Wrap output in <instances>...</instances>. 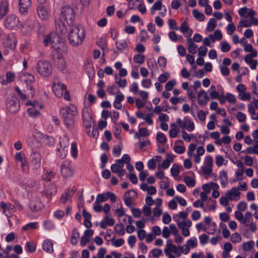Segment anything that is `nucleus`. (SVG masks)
<instances>
[{"label":"nucleus","instance_id":"nucleus-23","mask_svg":"<svg viewBox=\"0 0 258 258\" xmlns=\"http://www.w3.org/2000/svg\"><path fill=\"white\" fill-rule=\"evenodd\" d=\"M31 0H19V10L23 15H27L31 6Z\"/></svg>","mask_w":258,"mask_h":258},{"label":"nucleus","instance_id":"nucleus-42","mask_svg":"<svg viewBox=\"0 0 258 258\" xmlns=\"http://www.w3.org/2000/svg\"><path fill=\"white\" fill-rule=\"evenodd\" d=\"M216 224L215 222H213L208 226H205L204 231L210 234H213L216 231Z\"/></svg>","mask_w":258,"mask_h":258},{"label":"nucleus","instance_id":"nucleus-20","mask_svg":"<svg viewBox=\"0 0 258 258\" xmlns=\"http://www.w3.org/2000/svg\"><path fill=\"white\" fill-rule=\"evenodd\" d=\"M57 192V187L55 183H51L47 185L42 191V195L50 200L51 197L55 195Z\"/></svg>","mask_w":258,"mask_h":258},{"label":"nucleus","instance_id":"nucleus-60","mask_svg":"<svg viewBox=\"0 0 258 258\" xmlns=\"http://www.w3.org/2000/svg\"><path fill=\"white\" fill-rule=\"evenodd\" d=\"M71 154L74 158H76L78 156V150L77 144L75 142H72L71 144Z\"/></svg>","mask_w":258,"mask_h":258},{"label":"nucleus","instance_id":"nucleus-37","mask_svg":"<svg viewBox=\"0 0 258 258\" xmlns=\"http://www.w3.org/2000/svg\"><path fill=\"white\" fill-rule=\"evenodd\" d=\"M253 221L252 215L250 212H246L245 214L244 217H243L242 220L240 221V223L245 226H248L250 223Z\"/></svg>","mask_w":258,"mask_h":258},{"label":"nucleus","instance_id":"nucleus-34","mask_svg":"<svg viewBox=\"0 0 258 258\" xmlns=\"http://www.w3.org/2000/svg\"><path fill=\"white\" fill-rule=\"evenodd\" d=\"M114 220L113 218L106 216L105 217L104 220L100 222V226L101 228L105 229L107 226H113L114 224Z\"/></svg>","mask_w":258,"mask_h":258},{"label":"nucleus","instance_id":"nucleus-3","mask_svg":"<svg viewBox=\"0 0 258 258\" xmlns=\"http://www.w3.org/2000/svg\"><path fill=\"white\" fill-rule=\"evenodd\" d=\"M71 26L69 35L70 43L74 46L80 45L85 38V29L80 25H73Z\"/></svg>","mask_w":258,"mask_h":258},{"label":"nucleus","instance_id":"nucleus-10","mask_svg":"<svg viewBox=\"0 0 258 258\" xmlns=\"http://www.w3.org/2000/svg\"><path fill=\"white\" fill-rule=\"evenodd\" d=\"M60 172L65 178L72 177L74 172V164L71 161L65 160L60 166Z\"/></svg>","mask_w":258,"mask_h":258},{"label":"nucleus","instance_id":"nucleus-56","mask_svg":"<svg viewBox=\"0 0 258 258\" xmlns=\"http://www.w3.org/2000/svg\"><path fill=\"white\" fill-rule=\"evenodd\" d=\"M192 15L194 18L199 21H204L205 18L204 15L203 13L200 12L196 9L192 11Z\"/></svg>","mask_w":258,"mask_h":258},{"label":"nucleus","instance_id":"nucleus-64","mask_svg":"<svg viewBox=\"0 0 258 258\" xmlns=\"http://www.w3.org/2000/svg\"><path fill=\"white\" fill-rule=\"evenodd\" d=\"M230 240L233 243H239L241 241V237L238 233H234L232 234Z\"/></svg>","mask_w":258,"mask_h":258},{"label":"nucleus","instance_id":"nucleus-40","mask_svg":"<svg viewBox=\"0 0 258 258\" xmlns=\"http://www.w3.org/2000/svg\"><path fill=\"white\" fill-rule=\"evenodd\" d=\"M80 233L77 229L74 228L71 237V243L73 245H76L78 242Z\"/></svg>","mask_w":258,"mask_h":258},{"label":"nucleus","instance_id":"nucleus-24","mask_svg":"<svg viewBox=\"0 0 258 258\" xmlns=\"http://www.w3.org/2000/svg\"><path fill=\"white\" fill-rule=\"evenodd\" d=\"M93 234L94 231L92 229L86 230L84 231V234L82 236L80 241V244L82 247H84L90 241V239Z\"/></svg>","mask_w":258,"mask_h":258},{"label":"nucleus","instance_id":"nucleus-12","mask_svg":"<svg viewBox=\"0 0 258 258\" xmlns=\"http://www.w3.org/2000/svg\"><path fill=\"white\" fill-rule=\"evenodd\" d=\"M213 159L211 156H206L204 159L203 165L201 167L203 173L210 175L213 172Z\"/></svg>","mask_w":258,"mask_h":258},{"label":"nucleus","instance_id":"nucleus-29","mask_svg":"<svg viewBox=\"0 0 258 258\" xmlns=\"http://www.w3.org/2000/svg\"><path fill=\"white\" fill-rule=\"evenodd\" d=\"M179 29L186 37H190L193 32L192 30L189 27L186 21L181 23Z\"/></svg>","mask_w":258,"mask_h":258},{"label":"nucleus","instance_id":"nucleus-18","mask_svg":"<svg viewBox=\"0 0 258 258\" xmlns=\"http://www.w3.org/2000/svg\"><path fill=\"white\" fill-rule=\"evenodd\" d=\"M0 207L3 210V213L7 217H11L15 212V207L9 203L1 202Z\"/></svg>","mask_w":258,"mask_h":258},{"label":"nucleus","instance_id":"nucleus-38","mask_svg":"<svg viewBox=\"0 0 258 258\" xmlns=\"http://www.w3.org/2000/svg\"><path fill=\"white\" fill-rule=\"evenodd\" d=\"M178 143H183L182 140H178L175 142L173 147L174 151L179 154H183L185 151V147L183 145H178Z\"/></svg>","mask_w":258,"mask_h":258},{"label":"nucleus","instance_id":"nucleus-26","mask_svg":"<svg viewBox=\"0 0 258 258\" xmlns=\"http://www.w3.org/2000/svg\"><path fill=\"white\" fill-rule=\"evenodd\" d=\"M37 14L39 17L42 20H47L49 17V12L47 9L42 5H40L37 8Z\"/></svg>","mask_w":258,"mask_h":258},{"label":"nucleus","instance_id":"nucleus-61","mask_svg":"<svg viewBox=\"0 0 258 258\" xmlns=\"http://www.w3.org/2000/svg\"><path fill=\"white\" fill-rule=\"evenodd\" d=\"M238 97L242 101H249L251 98V95L249 92H244L238 94Z\"/></svg>","mask_w":258,"mask_h":258},{"label":"nucleus","instance_id":"nucleus-36","mask_svg":"<svg viewBox=\"0 0 258 258\" xmlns=\"http://www.w3.org/2000/svg\"><path fill=\"white\" fill-rule=\"evenodd\" d=\"M43 249L48 253H52L53 251V244L49 239L44 240L42 244Z\"/></svg>","mask_w":258,"mask_h":258},{"label":"nucleus","instance_id":"nucleus-54","mask_svg":"<svg viewBox=\"0 0 258 258\" xmlns=\"http://www.w3.org/2000/svg\"><path fill=\"white\" fill-rule=\"evenodd\" d=\"M150 145V142L149 140L140 139L139 143V148L142 150H146Z\"/></svg>","mask_w":258,"mask_h":258},{"label":"nucleus","instance_id":"nucleus-53","mask_svg":"<svg viewBox=\"0 0 258 258\" xmlns=\"http://www.w3.org/2000/svg\"><path fill=\"white\" fill-rule=\"evenodd\" d=\"M134 61L135 63L142 64L145 60V56L143 54H135L133 57Z\"/></svg>","mask_w":258,"mask_h":258},{"label":"nucleus","instance_id":"nucleus-30","mask_svg":"<svg viewBox=\"0 0 258 258\" xmlns=\"http://www.w3.org/2000/svg\"><path fill=\"white\" fill-rule=\"evenodd\" d=\"M197 97L198 103L201 105L205 104L209 99L206 92L204 90H201L199 92Z\"/></svg>","mask_w":258,"mask_h":258},{"label":"nucleus","instance_id":"nucleus-4","mask_svg":"<svg viewBox=\"0 0 258 258\" xmlns=\"http://www.w3.org/2000/svg\"><path fill=\"white\" fill-rule=\"evenodd\" d=\"M65 126L71 128L74 124V116L77 112V107L74 105L63 107L60 109Z\"/></svg>","mask_w":258,"mask_h":258},{"label":"nucleus","instance_id":"nucleus-51","mask_svg":"<svg viewBox=\"0 0 258 258\" xmlns=\"http://www.w3.org/2000/svg\"><path fill=\"white\" fill-rule=\"evenodd\" d=\"M186 245L190 248H194L198 245V240L195 237H192L187 240Z\"/></svg>","mask_w":258,"mask_h":258},{"label":"nucleus","instance_id":"nucleus-43","mask_svg":"<svg viewBox=\"0 0 258 258\" xmlns=\"http://www.w3.org/2000/svg\"><path fill=\"white\" fill-rule=\"evenodd\" d=\"M55 172L50 170L44 171L42 179L46 181H49L55 176Z\"/></svg>","mask_w":258,"mask_h":258},{"label":"nucleus","instance_id":"nucleus-48","mask_svg":"<svg viewBox=\"0 0 258 258\" xmlns=\"http://www.w3.org/2000/svg\"><path fill=\"white\" fill-rule=\"evenodd\" d=\"M74 194V192L70 189H67L65 192L62 194L61 196V202L63 204H65L67 201L69 197H71Z\"/></svg>","mask_w":258,"mask_h":258},{"label":"nucleus","instance_id":"nucleus-41","mask_svg":"<svg viewBox=\"0 0 258 258\" xmlns=\"http://www.w3.org/2000/svg\"><path fill=\"white\" fill-rule=\"evenodd\" d=\"M9 9V4L7 1L2 2L0 5V15L3 18L8 12Z\"/></svg>","mask_w":258,"mask_h":258},{"label":"nucleus","instance_id":"nucleus-19","mask_svg":"<svg viewBox=\"0 0 258 258\" xmlns=\"http://www.w3.org/2000/svg\"><path fill=\"white\" fill-rule=\"evenodd\" d=\"M192 225V222L189 219L183 221L182 222L178 223V227L181 230L183 236L188 237L190 235L189 228Z\"/></svg>","mask_w":258,"mask_h":258},{"label":"nucleus","instance_id":"nucleus-11","mask_svg":"<svg viewBox=\"0 0 258 258\" xmlns=\"http://www.w3.org/2000/svg\"><path fill=\"white\" fill-rule=\"evenodd\" d=\"M176 123L180 128L186 130L188 132H192L195 128L194 122L187 116L184 117L182 119L177 118Z\"/></svg>","mask_w":258,"mask_h":258},{"label":"nucleus","instance_id":"nucleus-2","mask_svg":"<svg viewBox=\"0 0 258 258\" xmlns=\"http://www.w3.org/2000/svg\"><path fill=\"white\" fill-rule=\"evenodd\" d=\"M190 248L186 244L177 246L172 243L171 239H168L166 241L164 252L168 258H176L180 257L182 253L188 254L190 251Z\"/></svg>","mask_w":258,"mask_h":258},{"label":"nucleus","instance_id":"nucleus-9","mask_svg":"<svg viewBox=\"0 0 258 258\" xmlns=\"http://www.w3.org/2000/svg\"><path fill=\"white\" fill-rule=\"evenodd\" d=\"M5 26L9 29H15L20 28L22 26V24L17 16L11 14L6 17Z\"/></svg>","mask_w":258,"mask_h":258},{"label":"nucleus","instance_id":"nucleus-13","mask_svg":"<svg viewBox=\"0 0 258 258\" xmlns=\"http://www.w3.org/2000/svg\"><path fill=\"white\" fill-rule=\"evenodd\" d=\"M52 88L55 96L58 98H60L62 96L64 91L67 89V86L64 84L59 82L58 79L54 78L53 80Z\"/></svg>","mask_w":258,"mask_h":258},{"label":"nucleus","instance_id":"nucleus-63","mask_svg":"<svg viewBox=\"0 0 258 258\" xmlns=\"http://www.w3.org/2000/svg\"><path fill=\"white\" fill-rule=\"evenodd\" d=\"M108 200V196L107 192L105 194H99L97 195L96 200L101 203L107 201Z\"/></svg>","mask_w":258,"mask_h":258},{"label":"nucleus","instance_id":"nucleus-31","mask_svg":"<svg viewBox=\"0 0 258 258\" xmlns=\"http://www.w3.org/2000/svg\"><path fill=\"white\" fill-rule=\"evenodd\" d=\"M5 45L9 48H15L16 45V41L13 35L9 34L4 42Z\"/></svg>","mask_w":258,"mask_h":258},{"label":"nucleus","instance_id":"nucleus-33","mask_svg":"<svg viewBox=\"0 0 258 258\" xmlns=\"http://www.w3.org/2000/svg\"><path fill=\"white\" fill-rule=\"evenodd\" d=\"M188 51L191 54H196L197 51L198 45L194 43L191 38L186 40Z\"/></svg>","mask_w":258,"mask_h":258},{"label":"nucleus","instance_id":"nucleus-55","mask_svg":"<svg viewBox=\"0 0 258 258\" xmlns=\"http://www.w3.org/2000/svg\"><path fill=\"white\" fill-rule=\"evenodd\" d=\"M163 7L161 1H157L151 8V13L152 15H154L156 11L160 10Z\"/></svg>","mask_w":258,"mask_h":258},{"label":"nucleus","instance_id":"nucleus-45","mask_svg":"<svg viewBox=\"0 0 258 258\" xmlns=\"http://www.w3.org/2000/svg\"><path fill=\"white\" fill-rule=\"evenodd\" d=\"M45 135L42 133L36 130L33 132L32 136L34 139L37 142L41 143Z\"/></svg>","mask_w":258,"mask_h":258},{"label":"nucleus","instance_id":"nucleus-35","mask_svg":"<svg viewBox=\"0 0 258 258\" xmlns=\"http://www.w3.org/2000/svg\"><path fill=\"white\" fill-rule=\"evenodd\" d=\"M140 188L144 191H147L149 195H155L157 192L155 187L153 186H149L146 183L141 184L140 185Z\"/></svg>","mask_w":258,"mask_h":258},{"label":"nucleus","instance_id":"nucleus-5","mask_svg":"<svg viewBox=\"0 0 258 258\" xmlns=\"http://www.w3.org/2000/svg\"><path fill=\"white\" fill-rule=\"evenodd\" d=\"M240 195V192L238 187H232L230 190L227 191L224 196L220 197L219 199L220 204L223 207H227L229 204V201H239Z\"/></svg>","mask_w":258,"mask_h":258},{"label":"nucleus","instance_id":"nucleus-28","mask_svg":"<svg viewBox=\"0 0 258 258\" xmlns=\"http://www.w3.org/2000/svg\"><path fill=\"white\" fill-rule=\"evenodd\" d=\"M55 64L56 67L63 73L68 72L66 61L63 57H58Z\"/></svg>","mask_w":258,"mask_h":258},{"label":"nucleus","instance_id":"nucleus-44","mask_svg":"<svg viewBox=\"0 0 258 258\" xmlns=\"http://www.w3.org/2000/svg\"><path fill=\"white\" fill-rule=\"evenodd\" d=\"M43 226L45 230L51 231L55 229V226L53 222L49 220H46L43 221Z\"/></svg>","mask_w":258,"mask_h":258},{"label":"nucleus","instance_id":"nucleus-52","mask_svg":"<svg viewBox=\"0 0 258 258\" xmlns=\"http://www.w3.org/2000/svg\"><path fill=\"white\" fill-rule=\"evenodd\" d=\"M184 182L186 185L189 187H192L196 185V180L193 178L189 176H185L183 179Z\"/></svg>","mask_w":258,"mask_h":258},{"label":"nucleus","instance_id":"nucleus-59","mask_svg":"<svg viewBox=\"0 0 258 258\" xmlns=\"http://www.w3.org/2000/svg\"><path fill=\"white\" fill-rule=\"evenodd\" d=\"M38 222H30L23 227L22 229L25 230H29L38 228Z\"/></svg>","mask_w":258,"mask_h":258},{"label":"nucleus","instance_id":"nucleus-14","mask_svg":"<svg viewBox=\"0 0 258 258\" xmlns=\"http://www.w3.org/2000/svg\"><path fill=\"white\" fill-rule=\"evenodd\" d=\"M21 80L22 82H25L28 86V88L30 90V95L33 97L34 95V91L32 89V86L30 84L34 83L35 81L34 76L29 73H23L20 76Z\"/></svg>","mask_w":258,"mask_h":258},{"label":"nucleus","instance_id":"nucleus-21","mask_svg":"<svg viewBox=\"0 0 258 258\" xmlns=\"http://www.w3.org/2000/svg\"><path fill=\"white\" fill-rule=\"evenodd\" d=\"M6 106L8 110L12 113L17 112L20 108V105L17 102V100L15 98H8L7 101Z\"/></svg>","mask_w":258,"mask_h":258},{"label":"nucleus","instance_id":"nucleus-25","mask_svg":"<svg viewBox=\"0 0 258 258\" xmlns=\"http://www.w3.org/2000/svg\"><path fill=\"white\" fill-rule=\"evenodd\" d=\"M174 156L172 154H168L166 156V159L163 161L162 164H159L158 165V170L161 168L164 169H166L169 168L170 164L173 162L174 160Z\"/></svg>","mask_w":258,"mask_h":258},{"label":"nucleus","instance_id":"nucleus-22","mask_svg":"<svg viewBox=\"0 0 258 258\" xmlns=\"http://www.w3.org/2000/svg\"><path fill=\"white\" fill-rule=\"evenodd\" d=\"M83 124L86 128H90L92 125V116L88 108H85L82 111Z\"/></svg>","mask_w":258,"mask_h":258},{"label":"nucleus","instance_id":"nucleus-58","mask_svg":"<svg viewBox=\"0 0 258 258\" xmlns=\"http://www.w3.org/2000/svg\"><path fill=\"white\" fill-rule=\"evenodd\" d=\"M217 203L216 201L210 199L207 203H206V206L208 207L209 211H215L216 208Z\"/></svg>","mask_w":258,"mask_h":258},{"label":"nucleus","instance_id":"nucleus-32","mask_svg":"<svg viewBox=\"0 0 258 258\" xmlns=\"http://www.w3.org/2000/svg\"><path fill=\"white\" fill-rule=\"evenodd\" d=\"M188 212H180L178 214H174L173 216V219L174 221L177 223L178 225V223L182 222L183 221L187 220Z\"/></svg>","mask_w":258,"mask_h":258},{"label":"nucleus","instance_id":"nucleus-6","mask_svg":"<svg viewBox=\"0 0 258 258\" xmlns=\"http://www.w3.org/2000/svg\"><path fill=\"white\" fill-rule=\"evenodd\" d=\"M60 38L58 34L52 32L45 36L43 39V44L45 46L49 44L51 45L53 49L56 50H59L63 47V44L60 41Z\"/></svg>","mask_w":258,"mask_h":258},{"label":"nucleus","instance_id":"nucleus-47","mask_svg":"<svg viewBox=\"0 0 258 258\" xmlns=\"http://www.w3.org/2000/svg\"><path fill=\"white\" fill-rule=\"evenodd\" d=\"M228 161L225 160L224 157L221 155H217L215 159V163L218 167L222 166L223 165H226Z\"/></svg>","mask_w":258,"mask_h":258},{"label":"nucleus","instance_id":"nucleus-57","mask_svg":"<svg viewBox=\"0 0 258 258\" xmlns=\"http://www.w3.org/2000/svg\"><path fill=\"white\" fill-rule=\"evenodd\" d=\"M6 78L7 81H3L2 82L3 85H6L8 83H11L13 82L15 78V75L13 73L11 72H8L6 73Z\"/></svg>","mask_w":258,"mask_h":258},{"label":"nucleus","instance_id":"nucleus-62","mask_svg":"<svg viewBox=\"0 0 258 258\" xmlns=\"http://www.w3.org/2000/svg\"><path fill=\"white\" fill-rule=\"evenodd\" d=\"M23 185L26 187H31L34 186L35 182L31 178H26L23 180Z\"/></svg>","mask_w":258,"mask_h":258},{"label":"nucleus","instance_id":"nucleus-27","mask_svg":"<svg viewBox=\"0 0 258 258\" xmlns=\"http://www.w3.org/2000/svg\"><path fill=\"white\" fill-rule=\"evenodd\" d=\"M42 207L40 200L38 198L32 199L29 203V208L33 212L39 211Z\"/></svg>","mask_w":258,"mask_h":258},{"label":"nucleus","instance_id":"nucleus-7","mask_svg":"<svg viewBox=\"0 0 258 258\" xmlns=\"http://www.w3.org/2000/svg\"><path fill=\"white\" fill-rule=\"evenodd\" d=\"M36 68L38 74L43 77L47 78L52 74V65L48 61L39 60L37 63Z\"/></svg>","mask_w":258,"mask_h":258},{"label":"nucleus","instance_id":"nucleus-15","mask_svg":"<svg viewBox=\"0 0 258 258\" xmlns=\"http://www.w3.org/2000/svg\"><path fill=\"white\" fill-rule=\"evenodd\" d=\"M124 164L121 162V160H116L115 163L111 165L110 167L112 172L116 174L120 177H122L125 174V170L123 169Z\"/></svg>","mask_w":258,"mask_h":258},{"label":"nucleus","instance_id":"nucleus-16","mask_svg":"<svg viewBox=\"0 0 258 258\" xmlns=\"http://www.w3.org/2000/svg\"><path fill=\"white\" fill-rule=\"evenodd\" d=\"M30 160L33 169H37L40 167L41 156L38 152L33 151L30 155Z\"/></svg>","mask_w":258,"mask_h":258},{"label":"nucleus","instance_id":"nucleus-1","mask_svg":"<svg viewBox=\"0 0 258 258\" xmlns=\"http://www.w3.org/2000/svg\"><path fill=\"white\" fill-rule=\"evenodd\" d=\"M60 18L62 22L60 24H56V29L60 34H63L67 31V28L63 22V21L66 22L69 26H72L74 24L75 12L74 9L69 6H64L61 10Z\"/></svg>","mask_w":258,"mask_h":258},{"label":"nucleus","instance_id":"nucleus-17","mask_svg":"<svg viewBox=\"0 0 258 258\" xmlns=\"http://www.w3.org/2000/svg\"><path fill=\"white\" fill-rule=\"evenodd\" d=\"M27 105L30 106V108L27 109V112L31 117H35L39 114L37 108H41V105L39 104L37 102L28 101L26 103Z\"/></svg>","mask_w":258,"mask_h":258},{"label":"nucleus","instance_id":"nucleus-39","mask_svg":"<svg viewBox=\"0 0 258 258\" xmlns=\"http://www.w3.org/2000/svg\"><path fill=\"white\" fill-rule=\"evenodd\" d=\"M41 143L45 146L51 147L54 145L55 139L52 136L45 135Z\"/></svg>","mask_w":258,"mask_h":258},{"label":"nucleus","instance_id":"nucleus-49","mask_svg":"<svg viewBox=\"0 0 258 258\" xmlns=\"http://www.w3.org/2000/svg\"><path fill=\"white\" fill-rule=\"evenodd\" d=\"M114 230L118 235L123 236L125 234L124 227L122 224H116Z\"/></svg>","mask_w":258,"mask_h":258},{"label":"nucleus","instance_id":"nucleus-8","mask_svg":"<svg viewBox=\"0 0 258 258\" xmlns=\"http://www.w3.org/2000/svg\"><path fill=\"white\" fill-rule=\"evenodd\" d=\"M69 144V139L66 135L59 138V145L56 148V155L58 157L61 159L66 157Z\"/></svg>","mask_w":258,"mask_h":258},{"label":"nucleus","instance_id":"nucleus-50","mask_svg":"<svg viewBox=\"0 0 258 258\" xmlns=\"http://www.w3.org/2000/svg\"><path fill=\"white\" fill-rule=\"evenodd\" d=\"M217 25V22L214 18L210 19L207 25V30L209 32H212L215 28Z\"/></svg>","mask_w":258,"mask_h":258},{"label":"nucleus","instance_id":"nucleus-46","mask_svg":"<svg viewBox=\"0 0 258 258\" xmlns=\"http://www.w3.org/2000/svg\"><path fill=\"white\" fill-rule=\"evenodd\" d=\"M115 45L116 48L120 51H122L127 48V45L124 40H121L116 42Z\"/></svg>","mask_w":258,"mask_h":258}]
</instances>
